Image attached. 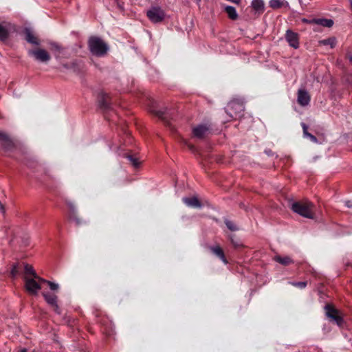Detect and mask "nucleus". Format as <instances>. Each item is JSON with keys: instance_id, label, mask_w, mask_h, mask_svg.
<instances>
[{"instance_id": "a19ab883", "label": "nucleus", "mask_w": 352, "mask_h": 352, "mask_svg": "<svg viewBox=\"0 0 352 352\" xmlns=\"http://www.w3.org/2000/svg\"><path fill=\"white\" fill-rule=\"evenodd\" d=\"M309 219H314V217H313V215H312V214H311V209H310V208H309Z\"/></svg>"}, {"instance_id": "20e7f679", "label": "nucleus", "mask_w": 352, "mask_h": 352, "mask_svg": "<svg viewBox=\"0 0 352 352\" xmlns=\"http://www.w3.org/2000/svg\"><path fill=\"white\" fill-rule=\"evenodd\" d=\"M230 117L236 118L241 116L244 110L243 104L238 101H231L227 106Z\"/></svg>"}, {"instance_id": "37998d69", "label": "nucleus", "mask_w": 352, "mask_h": 352, "mask_svg": "<svg viewBox=\"0 0 352 352\" xmlns=\"http://www.w3.org/2000/svg\"><path fill=\"white\" fill-rule=\"evenodd\" d=\"M102 106H103L104 108H107V105H106V104H102Z\"/></svg>"}, {"instance_id": "1a4fd4ad", "label": "nucleus", "mask_w": 352, "mask_h": 352, "mask_svg": "<svg viewBox=\"0 0 352 352\" xmlns=\"http://www.w3.org/2000/svg\"><path fill=\"white\" fill-rule=\"evenodd\" d=\"M325 308L327 316L335 321L338 326H341L342 324V318L340 316L338 311L329 305H327Z\"/></svg>"}, {"instance_id": "72a5a7b5", "label": "nucleus", "mask_w": 352, "mask_h": 352, "mask_svg": "<svg viewBox=\"0 0 352 352\" xmlns=\"http://www.w3.org/2000/svg\"><path fill=\"white\" fill-rule=\"evenodd\" d=\"M265 153L268 156H274V153L272 152V151L269 148L265 150Z\"/></svg>"}, {"instance_id": "9b49d317", "label": "nucleus", "mask_w": 352, "mask_h": 352, "mask_svg": "<svg viewBox=\"0 0 352 352\" xmlns=\"http://www.w3.org/2000/svg\"><path fill=\"white\" fill-rule=\"evenodd\" d=\"M285 38L291 47L295 49L299 47L298 36L296 33L289 30L286 32Z\"/></svg>"}, {"instance_id": "7ed1b4c3", "label": "nucleus", "mask_w": 352, "mask_h": 352, "mask_svg": "<svg viewBox=\"0 0 352 352\" xmlns=\"http://www.w3.org/2000/svg\"><path fill=\"white\" fill-rule=\"evenodd\" d=\"M146 15L149 20L155 23L162 22L166 16L164 11L158 6L151 7L147 11Z\"/></svg>"}, {"instance_id": "f257e3e1", "label": "nucleus", "mask_w": 352, "mask_h": 352, "mask_svg": "<svg viewBox=\"0 0 352 352\" xmlns=\"http://www.w3.org/2000/svg\"><path fill=\"white\" fill-rule=\"evenodd\" d=\"M91 53L96 56H103L109 50L108 45L98 36H91L88 41Z\"/></svg>"}, {"instance_id": "423d86ee", "label": "nucleus", "mask_w": 352, "mask_h": 352, "mask_svg": "<svg viewBox=\"0 0 352 352\" xmlns=\"http://www.w3.org/2000/svg\"><path fill=\"white\" fill-rule=\"evenodd\" d=\"M333 21L332 19H324V18H318V19H309V25L313 26V30L314 31H318V26L331 28L333 25Z\"/></svg>"}, {"instance_id": "c85d7f7f", "label": "nucleus", "mask_w": 352, "mask_h": 352, "mask_svg": "<svg viewBox=\"0 0 352 352\" xmlns=\"http://www.w3.org/2000/svg\"><path fill=\"white\" fill-rule=\"evenodd\" d=\"M230 239L232 244L235 248H238L243 246L241 242L239 240L234 239V236H231Z\"/></svg>"}, {"instance_id": "aec40b11", "label": "nucleus", "mask_w": 352, "mask_h": 352, "mask_svg": "<svg viewBox=\"0 0 352 352\" xmlns=\"http://www.w3.org/2000/svg\"><path fill=\"white\" fill-rule=\"evenodd\" d=\"M211 251L217 255L225 264L228 263V261L225 257L224 253L222 249L219 246L211 247Z\"/></svg>"}, {"instance_id": "dca6fc26", "label": "nucleus", "mask_w": 352, "mask_h": 352, "mask_svg": "<svg viewBox=\"0 0 352 352\" xmlns=\"http://www.w3.org/2000/svg\"><path fill=\"white\" fill-rule=\"evenodd\" d=\"M184 203L188 206V207L191 208H199L201 207V204L199 199L195 197H184L182 199Z\"/></svg>"}, {"instance_id": "f704fd0d", "label": "nucleus", "mask_w": 352, "mask_h": 352, "mask_svg": "<svg viewBox=\"0 0 352 352\" xmlns=\"http://www.w3.org/2000/svg\"><path fill=\"white\" fill-rule=\"evenodd\" d=\"M76 63H72V66H69L68 65H64V67L67 69H69V68H74L75 69V66H76Z\"/></svg>"}, {"instance_id": "4be33fe9", "label": "nucleus", "mask_w": 352, "mask_h": 352, "mask_svg": "<svg viewBox=\"0 0 352 352\" xmlns=\"http://www.w3.org/2000/svg\"><path fill=\"white\" fill-rule=\"evenodd\" d=\"M225 11L230 19L236 20L237 19L238 14L234 7L227 6L225 7Z\"/></svg>"}, {"instance_id": "7c9ffc66", "label": "nucleus", "mask_w": 352, "mask_h": 352, "mask_svg": "<svg viewBox=\"0 0 352 352\" xmlns=\"http://www.w3.org/2000/svg\"><path fill=\"white\" fill-rule=\"evenodd\" d=\"M301 126L303 129V134L305 137H307L308 135V128L307 124L305 122L301 123Z\"/></svg>"}, {"instance_id": "473e14b6", "label": "nucleus", "mask_w": 352, "mask_h": 352, "mask_svg": "<svg viewBox=\"0 0 352 352\" xmlns=\"http://www.w3.org/2000/svg\"><path fill=\"white\" fill-rule=\"evenodd\" d=\"M151 111L153 112L154 113H155L157 116H159L160 118L162 117L163 114H164V113L162 111H155V110L151 109Z\"/></svg>"}, {"instance_id": "f8f14e48", "label": "nucleus", "mask_w": 352, "mask_h": 352, "mask_svg": "<svg viewBox=\"0 0 352 352\" xmlns=\"http://www.w3.org/2000/svg\"><path fill=\"white\" fill-rule=\"evenodd\" d=\"M43 296L46 302L52 307H53L54 310L58 314H60L59 307L57 305V296L55 294L48 292H43Z\"/></svg>"}, {"instance_id": "f3484780", "label": "nucleus", "mask_w": 352, "mask_h": 352, "mask_svg": "<svg viewBox=\"0 0 352 352\" xmlns=\"http://www.w3.org/2000/svg\"><path fill=\"white\" fill-rule=\"evenodd\" d=\"M297 100L302 106L308 104V94L305 89H300L298 90Z\"/></svg>"}, {"instance_id": "4468645a", "label": "nucleus", "mask_w": 352, "mask_h": 352, "mask_svg": "<svg viewBox=\"0 0 352 352\" xmlns=\"http://www.w3.org/2000/svg\"><path fill=\"white\" fill-rule=\"evenodd\" d=\"M0 144L6 150L10 149L13 146V143L8 135L2 131H0Z\"/></svg>"}, {"instance_id": "bb28decb", "label": "nucleus", "mask_w": 352, "mask_h": 352, "mask_svg": "<svg viewBox=\"0 0 352 352\" xmlns=\"http://www.w3.org/2000/svg\"><path fill=\"white\" fill-rule=\"evenodd\" d=\"M225 223H226L227 228L229 230H230L231 231H236V230H238V229H239L237 228V226L234 224V223L230 220L226 219L225 221Z\"/></svg>"}, {"instance_id": "5701e85b", "label": "nucleus", "mask_w": 352, "mask_h": 352, "mask_svg": "<svg viewBox=\"0 0 352 352\" xmlns=\"http://www.w3.org/2000/svg\"><path fill=\"white\" fill-rule=\"evenodd\" d=\"M274 260L283 265H289V264H291L292 263V258L289 257V256H276L274 257Z\"/></svg>"}, {"instance_id": "c03bdc74", "label": "nucleus", "mask_w": 352, "mask_h": 352, "mask_svg": "<svg viewBox=\"0 0 352 352\" xmlns=\"http://www.w3.org/2000/svg\"><path fill=\"white\" fill-rule=\"evenodd\" d=\"M197 2H199L201 0H197Z\"/></svg>"}, {"instance_id": "6e6552de", "label": "nucleus", "mask_w": 352, "mask_h": 352, "mask_svg": "<svg viewBox=\"0 0 352 352\" xmlns=\"http://www.w3.org/2000/svg\"><path fill=\"white\" fill-rule=\"evenodd\" d=\"M29 55L33 56L36 60L41 62H47L50 59V56L48 52L43 49H37L35 50H30L28 52Z\"/></svg>"}, {"instance_id": "39448f33", "label": "nucleus", "mask_w": 352, "mask_h": 352, "mask_svg": "<svg viewBox=\"0 0 352 352\" xmlns=\"http://www.w3.org/2000/svg\"><path fill=\"white\" fill-rule=\"evenodd\" d=\"M288 204L289 208L295 213L304 217H308V207L306 205L299 201H292L291 200L289 201Z\"/></svg>"}, {"instance_id": "cd10ccee", "label": "nucleus", "mask_w": 352, "mask_h": 352, "mask_svg": "<svg viewBox=\"0 0 352 352\" xmlns=\"http://www.w3.org/2000/svg\"><path fill=\"white\" fill-rule=\"evenodd\" d=\"M19 273V264H14L13 265L10 275L12 278H15Z\"/></svg>"}, {"instance_id": "0eeeda50", "label": "nucleus", "mask_w": 352, "mask_h": 352, "mask_svg": "<svg viewBox=\"0 0 352 352\" xmlns=\"http://www.w3.org/2000/svg\"><path fill=\"white\" fill-rule=\"evenodd\" d=\"M25 288L27 291L31 294H36L41 289V283L38 280L37 282L34 278L25 277Z\"/></svg>"}, {"instance_id": "4c0bfd02", "label": "nucleus", "mask_w": 352, "mask_h": 352, "mask_svg": "<svg viewBox=\"0 0 352 352\" xmlns=\"http://www.w3.org/2000/svg\"><path fill=\"white\" fill-rule=\"evenodd\" d=\"M347 58H348L349 62L351 63V64L352 65V55H349L347 56Z\"/></svg>"}, {"instance_id": "58836bf2", "label": "nucleus", "mask_w": 352, "mask_h": 352, "mask_svg": "<svg viewBox=\"0 0 352 352\" xmlns=\"http://www.w3.org/2000/svg\"><path fill=\"white\" fill-rule=\"evenodd\" d=\"M0 211L4 212V208L3 205L0 203Z\"/></svg>"}, {"instance_id": "c9c22d12", "label": "nucleus", "mask_w": 352, "mask_h": 352, "mask_svg": "<svg viewBox=\"0 0 352 352\" xmlns=\"http://www.w3.org/2000/svg\"><path fill=\"white\" fill-rule=\"evenodd\" d=\"M53 47L56 50H60L61 47L56 43L52 45Z\"/></svg>"}, {"instance_id": "b1692460", "label": "nucleus", "mask_w": 352, "mask_h": 352, "mask_svg": "<svg viewBox=\"0 0 352 352\" xmlns=\"http://www.w3.org/2000/svg\"><path fill=\"white\" fill-rule=\"evenodd\" d=\"M24 271H25V274L26 275L25 277H28L27 276L28 275H32L34 278H36L38 280H39V278H41L40 277H38L36 275L33 267L31 265H29L28 264L25 265H24Z\"/></svg>"}, {"instance_id": "6ab92c4d", "label": "nucleus", "mask_w": 352, "mask_h": 352, "mask_svg": "<svg viewBox=\"0 0 352 352\" xmlns=\"http://www.w3.org/2000/svg\"><path fill=\"white\" fill-rule=\"evenodd\" d=\"M337 44V39L334 36L319 41L320 45H329L331 49L334 48Z\"/></svg>"}, {"instance_id": "2f4dec72", "label": "nucleus", "mask_w": 352, "mask_h": 352, "mask_svg": "<svg viewBox=\"0 0 352 352\" xmlns=\"http://www.w3.org/2000/svg\"><path fill=\"white\" fill-rule=\"evenodd\" d=\"M129 158V160L132 162V164L134 166H138V162L137 161L136 159L133 158L132 156L131 155H129L127 157Z\"/></svg>"}, {"instance_id": "a211bd4d", "label": "nucleus", "mask_w": 352, "mask_h": 352, "mask_svg": "<svg viewBox=\"0 0 352 352\" xmlns=\"http://www.w3.org/2000/svg\"><path fill=\"white\" fill-rule=\"evenodd\" d=\"M25 39L26 41L32 44L38 45L39 44L37 38L34 35L32 30L29 28L25 30Z\"/></svg>"}, {"instance_id": "2eb2a0df", "label": "nucleus", "mask_w": 352, "mask_h": 352, "mask_svg": "<svg viewBox=\"0 0 352 352\" xmlns=\"http://www.w3.org/2000/svg\"><path fill=\"white\" fill-rule=\"evenodd\" d=\"M10 25L8 23H0V41H6L10 32Z\"/></svg>"}, {"instance_id": "ea45409f", "label": "nucleus", "mask_w": 352, "mask_h": 352, "mask_svg": "<svg viewBox=\"0 0 352 352\" xmlns=\"http://www.w3.org/2000/svg\"><path fill=\"white\" fill-rule=\"evenodd\" d=\"M18 352H28L26 349H21L18 351Z\"/></svg>"}, {"instance_id": "393cba45", "label": "nucleus", "mask_w": 352, "mask_h": 352, "mask_svg": "<svg viewBox=\"0 0 352 352\" xmlns=\"http://www.w3.org/2000/svg\"><path fill=\"white\" fill-rule=\"evenodd\" d=\"M270 6L273 9H277L283 5V0H270L269 2Z\"/></svg>"}, {"instance_id": "79ce46f5", "label": "nucleus", "mask_w": 352, "mask_h": 352, "mask_svg": "<svg viewBox=\"0 0 352 352\" xmlns=\"http://www.w3.org/2000/svg\"><path fill=\"white\" fill-rule=\"evenodd\" d=\"M186 144H187V146L189 147V148H190V150H193V149H194V146H192V145H190V144H188L187 143H186Z\"/></svg>"}, {"instance_id": "e433bc0d", "label": "nucleus", "mask_w": 352, "mask_h": 352, "mask_svg": "<svg viewBox=\"0 0 352 352\" xmlns=\"http://www.w3.org/2000/svg\"><path fill=\"white\" fill-rule=\"evenodd\" d=\"M345 204L347 207L350 208L352 206V205L351 204L350 201H347L345 202Z\"/></svg>"}, {"instance_id": "c756f323", "label": "nucleus", "mask_w": 352, "mask_h": 352, "mask_svg": "<svg viewBox=\"0 0 352 352\" xmlns=\"http://www.w3.org/2000/svg\"><path fill=\"white\" fill-rule=\"evenodd\" d=\"M293 285L296 287H298L300 288H305L307 286V283L305 281L302 282H296L292 283Z\"/></svg>"}, {"instance_id": "412c9836", "label": "nucleus", "mask_w": 352, "mask_h": 352, "mask_svg": "<svg viewBox=\"0 0 352 352\" xmlns=\"http://www.w3.org/2000/svg\"><path fill=\"white\" fill-rule=\"evenodd\" d=\"M252 8L259 13H262L264 11V2L263 0H253L252 1Z\"/></svg>"}, {"instance_id": "9d476101", "label": "nucleus", "mask_w": 352, "mask_h": 352, "mask_svg": "<svg viewBox=\"0 0 352 352\" xmlns=\"http://www.w3.org/2000/svg\"><path fill=\"white\" fill-rule=\"evenodd\" d=\"M209 130L210 127L207 124H199L193 128L192 134L194 137L201 139L205 137Z\"/></svg>"}, {"instance_id": "ddd939ff", "label": "nucleus", "mask_w": 352, "mask_h": 352, "mask_svg": "<svg viewBox=\"0 0 352 352\" xmlns=\"http://www.w3.org/2000/svg\"><path fill=\"white\" fill-rule=\"evenodd\" d=\"M65 203L69 208L70 219L76 221L77 224L81 223V220L77 217L76 208L74 204L72 201L68 200H66Z\"/></svg>"}, {"instance_id": "f03ea898", "label": "nucleus", "mask_w": 352, "mask_h": 352, "mask_svg": "<svg viewBox=\"0 0 352 352\" xmlns=\"http://www.w3.org/2000/svg\"><path fill=\"white\" fill-rule=\"evenodd\" d=\"M327 142L325 134L322 132H315L314 134L309 133V148L322 151V145Z\"/></svg>"}, {"instance_id": "a878e982", "label": "nucleus", "mask_w": 352, "mask_h": 352, "mask_svg": "<svg viewBox=\"0 0 352 352\" xmlns=\"http://www.w3.org/2000/svg\"><path fill=\"white\" fill-rule=\"evenodd\" d=\"M39 280H40V282H42L43 283H47L49 285L50 289H52L53 291L58 290V288H59L58 285L56 284V283H52V282L49 281V280H45L43 278H39Z\"/></svg>"}]
</instances>
